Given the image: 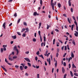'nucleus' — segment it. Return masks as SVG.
Here are the masks:
<instances>
[{
	"label": "nucleus",
	"instance_id": "f257e3e1",
	"mask_svg": "<svg viewBox=\"0 0 78 78\" xmlns=\"http://www.w3.org/2000/svg\"><path fill=\"white\" fill-rule=\"evenodd\" d=\"M13 50H14V51H16V55H17L18 54H19V52L18 49L17 48V46H16V45L14 47Z\"/></svg>",
	"mask_w": 78,
	"mask_h": 78
},
{
	"label": "nucleus",
	"instance_id": "f03ea898",
	"mask_svg": "<svg viewBox=\"0 0 78 78\" xmlns=\"http://www.w3.org/2000/svg\"><path fill=\"white\" fill-rule=\"evenodd\" d=\"M53 0H51V5L53 11H54V3H53Z\"/></svg>",
	"mask_w": 78,
	"mask_h": 78
},
{
	"label": "nucleus",
	"instance_id": "7ed1b4c3",
	"mask_svg": "<svg viewBox=\"0 0 78 78\" xmlns=\"http://www.w3.org/2000/svg\"><path fill=\"white\" fill-rule=\"evenodd\" d=\"M24 59L26 60L27 61V62H31L30 60V59L28 58H25Z\"/></svg>",
	"mask_w": 78,
	"mask_h": 78
},
{
	"label": "nucleus",
	"instance_id": "20e7f679",
	"mask_svg": "<svg viewBox=\"0 0 78 78\" xmlns=\"http://www.w3.org/2000/svg\"><path fill=\"white\" fill-rule=\"evenodd\" d=\"M9 61H12L13 59L11 58V55H9Z\"/></svg>",
	"mask_w": 78,
	"mask_h": 78
},
{
	"label": "nucleus",
	"instance_id": "39448f33",
	"mask_svg": "<svg viewBox=\"0 0 78 78\" xmlns=\"http://www.w3.org/2000/svg\"><path fill=\"white\" fill-rule=\"evenodd\" d=\"M6 25V22H5L3 25H2V27H3L4 29H5V28L6 27V26H5V25Z\"/></svg>",
	"mask_w": 78,
	"mask_h": 78
},
{
	"label": "nucleus",
	"instance_id": "423d86ee",
	"mask_svg": "<svg viewBox=\"0 0 78 78\" xmlns=\"http://www.w3.org/2000/svg\"><path fill=\"white\" fill-rule=\"evenodd\" d=\"M1 67L5 71V72H7V70L6 69H5V68L3 66H1Z\"/></svg>",
	"mask_w": 78,
	"mask_h": 78
},
{
	"label": "nucleus",
	"instance_id": "0eeeda50",
	"mask_svg": "<svg viewBox=\"0 0 78 78\" xmlns=\"http://www.w3.org/2000/svg\"><path fill=\"white\" fill-rule=\"evenodd\" d=\"M72 42L73 44L74 45H76V44H75V40H73V41H72Z\"/></svg>",
	"mask_w": 78,
	"mask_h": 78
},
{
	"label": "nucleus",
	"instance_id": "6e6552de",
	"mask_svg": "<svg viewBox=\"0 0 78 78\" xmlns=\"http://www.w3.org/2000/svg\"><path fill=\"white\" fill-rule=\"evenodd\" d=\"M72 67L73 69V68H75V69H76V66H75V65H74L73 63L72 64Z\"/></svg>",
	"mask_w": 78,
	"mask_h": 78
},
{
	"label": "nucleus",
	"instance_id": "1a4fd4ad",
	"mask_svg": "<svg viewBox=\"0 0 78 78\" xmlns=\"http://www.w3.org/2000/svg\"><path fill=\"white\" fill-rule=\"evenodd\" d=\"M62 72L63 73L65 72V69H64V67H62Z\"/></svg>",
	"mask_w": 78,
	"mask_h": 78
},
{
	"label": "nucleus",
	"instance_id": "9d476101",
	"mask_svg": "<svg viewBox=\"0 0 78 78\" xmlns=\"http://www.w3.org/2000/svg\"><path fill=\"white\" fill-rule=\"evenodd\" d=\"M75 26L74 25H72V27H71V30L72 31H73V27Z\"/></svg>",
	"mask_w": 78,
	"mask_h": 78
},
{
	"label": "nucleus",
	"instance_id": "9b49d317",
	"mask_svg": "<svg viewBox=\"0 0 78 78\" xmlns=\"http://www.w3.org/2000/svg\"><path fill=\"white\" fill-rule=\"evenodd\" d=\"M3 47L4 48H3L4 51H6V48L5 47V45H3Z\"/></svg>",
	"mask_w": 78,
	"mask_h": 78
},
{
	"label": "nucleus",
	"instance_id": "f8f14e48",
	"mask_svg": "<svg viewBox=\"0 0 78 78\" xmlns=\"http://www.w3.org/2000/svg\"><path fill=\"white\" fill-rule=\"evenodd\" d=\"M25 28H23L22 29V30L21 31V33H23V31H25Z\"/></svg>",
	"mask_w": 78,
	"mask_h": 78
},
{
	"label": "nucleus",
	"instance_id": "ddd939ff",
	"mask_svg": "<svg viewBox=\"0 0 78 78\" xmlns=\"http://www.w3.org/2000/svg\"><path fill=\"white\" fill-rule=\"evenodd\" d=\"M12 38H13V39H16V35H15V36H12Z\"/></svg>",
	"mask_w": 78,
	"mask_h": 78
},
{
	"label": "nucleus",
	"instance_id": "4468645a",
	"mask_svg": "<svg viewBox=\"0 0 78 78\" xmlns=\"http://www.w3.org/2000/svg\"><path fill=\"white\" fill-rule=\"evenodd\" d=\"M71 56L72 58H74V54H73V52H72L71 53Z\"/></svg>",
	"mask_w": 78,
	"mask_h": 78
},
{
	"label": "nucleus",
	"instance_id": "2eb2a0df",
	"mask_svg": "<svg viewBox=\"0 0 78 78\" xmlns=\"http://www.w3.org/2000/svg\"><path fill=\"white\" fill-rule=\"evenodd\" d=\"M58 6L59 8H61V5L60 3H58Z\"/></svg>",
	"mask_w": 78,
	"mask_h": 78
},
{
	"label": "nucleus",
	"instance_id": "dca6fc26",
	"mask_svg": "<svg viewBox=\"0 0 78 78\" xmlns=\"http://www.w3.org/2000/svg\"><path fill=\"white\" fill-rule=\"evenodd\" d=\"M69 5V6H71V2L68 1Z\"/></svg>",
	"mask_w": 78,
	"mask_h": 78
},
{
	"label": "nucleus",
	"instance_id": "f3484780",
	"mask_svg": "<svg viewBox=\"0 0 78 78\" xmlns=\"http://www.w3.org/2000/svg\"><path fill=\"white\" fill-rule=\"evenodd\" d=\"M42 24V23H39V27H38V29H39L40 28H41V25Z\"/></svg>",
	"mask_w": 78,
	"mask_h": 78
},
{
	"label": "nucleus",
	"instance_id": "a211bd4d",
	"mask_svg": "<svg viewBox=\"0 0 78 78\" xmlns=\"http://www.w3.org/2000/svg\"><path fill=\"white\" fill-rule=\"evenodd\" d=\"M39 56L40 57H41V58H42L43 59H44V57L43 56V55H41Z\"/></svg>",
	"mask_w": 78,
	"mask_h": 78
},
{
	"label": "nucleus",
	"instance_id": "6ab92c4d",
	"mask_svg": "<svg viewBox=\"0 0 78 78\" xmlns=\"http://www.w3.org/2000/svg\"><path fill=\"white\" fill-rule=\"evenodd\" d=\"M20 68L21 70H23V67L22 66H20Z\"/></svg>",
	"mask_w": 78,
	"mask_h": 78
},
{
	"label": "nucleus",
	"instance_id": "aec40b11",
	"mask_svg": "<svg viewBox=\"0 0 78 78\" xmlns=\"http://www.w3.org/2000/svg\"><path fill=\"white\" fill-rule=\"evenodd\" d=\"M74 75L75 76H78V74L76 73H74Z\"/></svg>",
	"mask_w": 78,
	"mask_h": 78
},
{
	"label": "nucleus",
	"instance_id": "412c9836",
	"mask_svg": "<svg viewBox=\"0 0 78 78\" xmlns=\"http://www.w3.org/2000/svg\"><path fill=\"white\" fill-rule=\"evenodd\" d=\"M68 21L69 22V23H71V22H70V19H69V18H68Z\"/></svg>",
	"mask_w": 78,
	"mask_h": 78
},
{
	"label": "nucleus",
	"instance_id": "4be33fe9",
	"mask_svg": "<svg viewBox=\"0 0 78 78\" xmlns=\"http://www.w3.org/2000/svg\"><path fill=\"white\" fill-rule=\"evenodd\" d=\"M27 64H28V66H29V67H31V64L29 62H28L27 63Z\"/></svg>",
	"mask_w": 78,
	"mask_h": 78
},
{
	"label": "nucleus",
	"instance_id": "5701e85b",
	"mask_svg": "<svg viewBox=\"0 0 78 78\" xmlns=\"http://www.w3.org/2000/svg\"><path fill=\"white\" fill-rule=\"evenodd\" d=\"M72 59V58L71 57H70V58H68L69 62H70V59Z\"/></svg>",
	"mask_w": 78,
	"mask_h": 78
},
{
	"label": "nucleus",
	"instance_id": "b1692460",
	"mask_svg": "<svg viewBox=\"0 0 78 78\" xmlns=\"http://www.w3.org/2000/svg\"><path fill=\"white\" fill-rule=\"evenodd\" d=\"M38 34L40 37H41V31H38Z\"/></svg>",
	"mask_w": 78,
	"mask_h": 78
},
{
	"label": "nucleus",
	"instance_id": "393cba45",
	"mask_svg": "<svg viewBox=\"0 0 78 78\" xmlns=\"http://www.w3.org/2000/svg\"><path fill=\"white\" fill-rule=\"evenodd\" d=\"M74 23H75L76 26H78V24L76 22V21H74Z\"/></svg>",
	"mask_w": 78,
	"mask_h": 78
},
{
	"label": "nucleus",
	"instance_id": "a878e982",
	"mask_svg": "<svg viewBox=\"0 0 78 78\" xmlns=\"http://www.w3.org/2000/svg\"><path fill=\"white\" fill-rule=\"evenodd\" d=\"M23 25H25V26H27V23H26V22H24Z\"/></svg>",
	"mask_w": 78,
	"mask_h": 78
},
{
	"label": "nucleus",
	"instance_id": "bb28decb",
	"mask_svg": "<svg viewBox=\"0 0 78 78\" xmlns=\"http://www.w3.org/2000/svg\"><path fill=\"white\" fill-rule=\"evenodd\" d=\"M56 63H55V67H56V66H57V61H55Z\"/></svg>",
	"mask_w": 78,
	"mask_h": 78
},
{
	"label": "nucleus",
	"instance_id": "cd10ccee",
	"mask_svg": "<svg viewBox=\"0 0 78 78\" xmlns=\"http://www.w3.org/2000/svg\"><path fill=\"white\" fill-rule=\"evenodd\" d=\"M36 14H37V12H35L34 13V16H36Z\"/></svg>",
	"mask_w": 78,
	"mask_h": 78
},
{
	"label": "nucleus",
	"instance_id": "c85d7f7f",
	"mask_svg": "<svg viewBox=\"0 0 78 78\" xmlns=\"http://www.w3.org/2000/svg\"><path fill=\"white\" fill-rule=\"evenodd\" d=\"M44 42H45V41H46V37H45L44 36Z\"/></svg>",
	"mask_w": 78,
	"mask_h": 78
},
{
	"label": "nucleus",
	"instance_id": "c756f323",
	"mask_svg": "<svg viewBox=\"0 0 78 78\" xmlns=\"http://www.w3.org/2000/svg\"><path fill=\"white\" fill-rule=\"evenodd\" d=\"M17 56H14L13 57V59H16V58H17Z\"/></svg>",
	"mask_w": 78,
	"mask_h": 78
},
{
	"label": "nucleus",
	"instance_id": "7c9ffc66",
	"mask_svg": "<svg viewBox=\"0 0 78 78\" xmlns=\"http://www.w3.org/2000/svg\"><path fill=\"white\" fill-rule=\"evenodd\" d=\"M15 67H16V69H18L19 68V66L17 65H16L15 66Z\"/></svg>",
	"mask_w": 78,
	"mask_h": 78
},
{
	"label": "nucleus",
	"instance_id": "2f4dec72",
	"mask_svg": "<svg viewBox=\"0 0 78 78\" xmlns=\"http://www.w3.org/2000/svg\"><path fill=\"white\" fill-rule=\"evenodd\" d=\"M3 51V48H1V52H2Z\"/></svg>",
	"mask_w": 78,
	"mask_h": 78
},
{
	"label": "nucleus",
	"instance_id": "473e14b6",
	"mask_svg": "<svg viewBox=\"0 0 78 78\" xmlns=\"http://www.w3.org/2000/svg\"><path fill=\"white\" fill-rule=\"evenodd\" d=\"M17 34H18V35H19V36H20V35H21V34H20V32H17Z\"/></svg>",
	"mask_w": 78,
	"mask_h": 78
},
{
	"label": "nucleus",
	"instance_id": "72a5a7b5",
	"mask_svg": "<svg viewBox=\"0 0 78 78\" xmlns=\"http://www.w3.org/2000/svg\"><path fill=\"white\" fill-rule=\"evenodd\" d=\"M36 54L37 55H39V51H38L36 53Z\"/></svg>",
	"mask_w": 78,
	"mask_h": 78
},
{
	"label": "nucleus",
	"instance_id": "f704fd0d",
	"mask_svg": "<svg viewBox=\"0 0 78 78\" xmlns=\"http://www.w3.org/2000/svg\"><path fill=\"white\" fill-rule=\"evenodd\" d=\"M67 47L68 50H70V48H69V44L67 45Z\"/></svg>",
	"mask_w": 78,
	"mask_h": 78
},
{
	"label": "nucleus",
	"instance_id": "c9c22d12",
	"mask_svg": "<svg viewBox=\"0 0 78 78\" xmlns=\"http://www.w3.org/2000/svg\"><path fill=\"white\" fill-rule=\"evenodd\" d=\"M5 61L6 62H7L8 63V61H7V59H6V58H5Z\"/></svg>",
	"mask_w": 78,
	"mask_h": 78
},
{
	"label": "nucleus",
	"instance_id": "e433bc0d",
	"mask_svg": "<svg viewBox=\"0 0 78 78\" xmlns=\"http://www.w3.org/2000/svg\"><path fill=\"white\" fill-rule=\"evenodd\" d=\"M71 12H73V8H71Z\"/></svg>",
	"mask_w": 78,
	"mask_h": 78
},
{
	"label": "nucleus",
	"instance_id": "4c0bfd02",
	"mask_svg": "<svg viewBox=\"0 0 78 78\" xmlns=\"http://www.w3.org/2000/svg\"><path fill=\"white\" fill-rule=\"evenodd\" d=\"M63 65L64 66H66V62H64L63 63Z\"/></svg>",
	"mask_w": 78,
	"mask_h": 78
},
{
	"label": "nucleus",
	"instance_id": "58836bf2",
	"mask_svg": "<svg viewBox=\"0 0 78 78\" xmlns=\"http://www.w3.org/2000/svg\"><path fill=\"white\" fill-rule=\"evenodd\" d=\"M76 30H77V31L78 32V26H76Z\"/></svg>",
	"mask_w": 78,
	"mask_h": 78
},
{
	"label": "nucleus",
	"instance_id": "ea45409f",
	"mask_svg": "<svg viewBox=\"0 0 78 78\" xmlns=\"http://www.w3.org/2000/svg\"><path fill=\"white\" fill-rule=\"evenodd\" d=\"M33 42H36V39L34 38L33 39Z\"/></svg>",
	"mask_w": 78,
	"mask_h": 78
},
{
	"label": "nucleus",
	"instance_id": "a19ab883",
	"mask_svg": "<svg viewBox=\"0 0 78 78\" xmlns=\"http://www.w3.org/2000/svg\"><path fill=\"white\" fill-rule=\"evenodd\" d=\"M40 4L41 5H42V0H40Z\"/></svg>",
	"mask_w": 78,
	"mask_h": 78
},
{
	"label": "nucleus",
	"instance_id": "79ce46f5",
	"mask_svg": "<svg viewBox=\"0 0 78 78\" xmlns=\"http://www.w3.org/2000/svg\"><path fill=\"white\" fill-rule=\"evenodd\" d=\"M37 78H39V74H37Z\"/></svg>",
	"mask_w": 78,
	"mask_h": 78
},
{
	"label": "nucleus",
	"instance_id": "37998d69",
	"mask_svg": "<svg viewBox=\"0 0 78 78\" xmlns=\"http://www.w3.org/2000/svg\"><path fill=\"white\" fill-rule=\"evenodd\" d=\"M17 13H16L14 14V16H15V17H17Z\"/></svg>",
	"mask_w": 78,
	"mask_h": 78
},
{
	"label": "nucleus",
	"instance_id": "c03bdc74",
	"mask_svg": "<svg viewBox=\"0 0 78 78\" xmlns=\"http://www.w3.org/2000/svg\"><path fill=\"white\" fill-rule=\"evenodd\" d=\"M73 19L75 20V21H76V20H75V16H73Z\"/></svg>",
	"mask_w": 78,
	"mask_h": 78
},
{
	"label": "nucleus",
	"instance_id": "a18cd8bd",
	"mask_svg": "<svg viewBox=\"0 0 78 78\" xmlns=\"http://www.w3.org/2000/svg\"><path fill=\"white\" fill-rule=\"evenodd\" d=\"M63 16H65V17H67V16L66 15V14H63Z\"/></svg>",
	"mask_w": 78,
	"mask_h": 78
},
{
	"label": "nucleus",
	"instance_id": "49530a36",
	"mask_svg": "<svg viewBox=\"0 0 78 78\" xmlns=\"http://www.w3.org/2000/svg\"><path fill=\"white\" fill-rule=\"evenodd\" d=\"M55 39H54L53 40V44H55Z\"/></svg>",
	"mask_w": 78,
	"mask_h": 78
},
{
	"label": "nucleus",
	"instance_id": "de8ad7c7",
	"mask_svg": "<svg viewBox=\"0 0 78 78\" xmlns=\"http://www.w3.org/2000/svg\"><path fill=\"white\" fill-rule=\"evenodd\" d=\"M21 19H19V20L17 22V23H19V22H20V20Z\"/></svg>",
	"mask_w": 78,
	"mask_h": 78
},
{
	"label": "nucleus",
	"instance_id": "09e8293b",
	"mask_svg": "<svg viewBox=\"0 0 78 78\" xmlns=\"http://www.w3.org/2000/svg\"><path fill=\"white\" fill-rule=\"evenodd\" d=\"M58 55H59V54L58 53H57L56 54V56L57 58H58Z\"/></svg>",
	"mask_w": 78,
	"mask_h": 78
},
{
	"label": "nucleus",
	"instance_id": "8fccbe9b",
	"mask_svg": "<svg viewBox=\"0 0 78 78\" xmlns=\"http://www.w3.org/2000/svg\"><path fill=\"white\" fill-rule=\"evenodd\" d=\"M25 75L26 76H28V74L27 73H26L25 74Z\"/></svg>",
	"mask_w": 78,
	"mask_h": 78
},
{
	"label": "nucleus",
	"instance_id": "3c124183",
	"mask_svg": "<svg viewBox=\"0 0 78 78\" xmlns=\"http://www.w3.org/2000/svg\"><path fill=\"white\" fill-rule=\"evenodd\" d=\"M25 69H28V66H26L24 67Z\"/></svg>",
	"mask_w": 78,
	"mask_h": 78
},
{
	"label": "nucleus",
	"instance_id": "603ef678",
	"mask_svg": "<svg viewBox=\"0 0 78 78\" xmlns=\"http://www.w3.org/2000/svg\"><path fill=\"white\" fill-rule=\"evenodd\" d=\"M37 56H36L35 58V59L36 61H37Z\"/></svg>",
	"mask_w": 78,
	"mask_h": 78
},
{
	"label": "nucleus",
	"instance_id": "864d4df0",
	"mask_svg": "<svg viewBox=\"0 0 78 78\" xmlns=\"http://www.w3.org/2000/svg\"><path fill=\"white\" fill-rule=\"evenodd\" d=\"M55 31H57V32H59V30H58V29H55Z\"/></svg>",
	"mask_w": 78,
	"mask_h": 78
},
{
	"label": "nucleus",
	"instance_id": "5fc2aeb1",
	"mask_svg": "<svg viewBox=\"0 0 78 78\" xmlns=\"http://www.w3.org/2000/svg\"><path fill=\"white\" fill-rule=\"evenodd\" d=\"M22 36H23V37H25V36H26V34H23Z\"/></svg>",
	"mask_w": 78,
	"mask_h": 78
},
{
	"label": "nucleus",
	"instance_id": "6e6d98bb",
	"mask_svg": "<svg viewBox=\"0 0 78 78\" xmlns=\"http://www.w3.org/2000/svg\"><path fill=\"white\" fill-rule=\"evenodd\" d=\"M26 30H27V32L29 31V29H28V28H27L26 29Z\"/></svg>",
	"mask_w": 78,
	"mask_h": 78
},
{
	"label": "nucleus",
	"instance_id": "4d7b16f0",
	"mask_svg": "<svg viewBox=\"0 0 78 78\" xmlns=\"http://www.w3.org/2000/svg\"><path fill=\"white\" fill-rule=\"evenodd\" d=\"M67 50V46H65V50Z\"/></svg>",
	"mask_w": 78,
	"mask_h": 78
},
{
	"label": "nucleus",
	"instance_id": "13d9d810",
	"mask_svg": "<svg viewBox=\"0 0 78 78\" xmlns=\"http://www.w3.org/2000/svg\"><path fill=\"white\" fill-rule=\"evenodd\" d=\"M66 76L67 75H66V74H65L63 78H66Z\"/></svg>",
	"mask_w": 78,
	"mask_h": 78
},
{
	"label": "nucleus",
	"instance_id": "bf43d9fd",
	"mask_svg": "<svg viewBox=\"0 0 78 78\" xmlns=\"http://www.w3.org/2000/svg\"><path fill=\"white\" fill-rule=\"evenodd\" d=\"M8 64H9V65L10 66H12V64H11V63H8Z\"/></svg>",
	"mask_w": 78,
	"mask_h": 78
},
{
	"label": "nucleus",
	"instance_id": "052dcab7",
	"mask_svg": "<svg viewBox=\"0 0 78 78\" xmlns=\"http://www.w3.org/2000/svg\"><path fill=\"white\" fill-rule=\"evenodd\" d=\"M69 68L70 69V67H71V65H70V64H69Z\"/></svg>",
	"mask_w": 78,
	"mask_h": 78
},
{
	"label": "nucleus",
	"instance_id": "680f3d73",
	"mask_svg": "<svg viewBox=\"0 0 78 78\" xmlns=\"http://www.w3.org/2000/svg\"><path fill=\"white\" fill-rule=\"evenodd\" d=\"M64 46H63V47H62V50H64Z\"/></svg>",
	"mask_w": 78,
	"mask_h": 78
},
{
	"label": "nucleus",
	"instance_id": "e2e57ef3",
	"mask_svg": "<svg viewBox=\"0 0 78 78\" xmlns=\"http://www.w3.org/2000/svg\"><path fill=\"white\" fill-rule=\"evenodd\" d=\"M50 26L48 25H47V29L48 30Z\"/></svg>",
	"mask_w": 78,
	"mask_h": 78
},
{
	"label": "nucleus",
	"instance_id": "0e129e2a",
	"mask_svg": "<svg viewBox=\"0 0 78 78\" xmlns=\"http://www.w3.org/2000/svg\"><path fill=\"white\" fill-rule=\"evenodd\" d=\"M12 23H11V24H9V27H11L12 25Z\"/></svg>",
	"mask_w": 78,
	"mask_h": 78
},
{
	"label": "nucleus",
	"instance_id": "69168bd1",
	"mask_svg": "<svg viewBox=\"0 0 78 78\" xmlns=\"http://www.w3.org/2000/svg\"><path fill=\"white\" fill-rule=\"evenodd\" d=\"M66 54H67L66 53H65L64 55L63 56V57H65V56H66Z\"/></svg>",
	"mask_w": 78,
	"mask_h": 78
},
{
	"label": "nucleus",
	"instance_id": "338daca9",
	"mask_svg": "<svg viewBox=\"0 0 78 78\" xmlns=\"http://www.w3.org/2000/svg\"><path fill=\"white\" fill-rule=\"evenodd\" d=\"M25 53H26V54H28V53H29V51H27L25 52Z\"/></svg>",
	"mask_w": 78,
	"mask_h": 78
},
{
	"label": "nucleus",
	"instance_id": "774afa93",
	"mask_svg": "<svg viewBox=\"0 0 78 78\" xmlns=\"http://www.w3.org/2000/svg\"><path fill=\"white\" fill-rule=\"evenodd\" d=\"M73 71L75 72H76V69H73Z\"/></svg>",
	"mask_w": 78,
	"mask_h": 78
}]
</instances>
